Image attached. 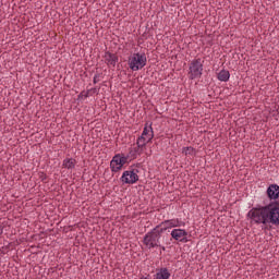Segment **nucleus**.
Wrapping results in <instances>:
<instances>
[{
    "label": "nucleus",
    "instance_id": "1",
    "mask_svg": "<svg viewBox=\"0 0 279 279\" xmlns=\"http://www.w3.org/2000/svg\"><path fill=\"white\" fill-rule=\"evenodd\" d=\"M247 217L255 221V223L279 226V201H274L263 207H253L248 211Z\"/></svg>",
    "mask_w": 279,
    "mask_h": 279
},
{
    "label": "nucleus",
    "instance_id": "2",
    "mask_svg": "<svg viewBox=\"0 0 279 279\" xmlns=\"http://www.w3.org/2000/svg\"><path fill=\"white\" fill-rule=\"evenodd\" d=\"M147 64V57L145 53H134L129 58V66L131 71H141Z\"/></svg>",
    "mask_w": 279,
    "mask_h": 279
},
{
    "label": "nucleus",
    "instance_id": "3",
    "mask_svg": "<svg viewBox=\"0 0 279 279\" xmlns=\"http://www.w3.org/2000/svg\"><path fill=\"white\" fill-rule=\"evenodd\" d=\"M202 71H204L202 59L193 60L190 63V80H197V77H202Z\"/></svg>",
    "mask_w": 279,
    "mask_h": 279
},
{
    "label": "nucleus",
    "instance_id": "4",
    "mask_svg": "<svg viewBox=\"0 0 279 279\" xmlns=\"http://www.w3.org/2000/svg\"><path fill=\"white\" fill-rule=\"evenodd\" d=\"M144 243H145V245H149V248H151V247H159V243H158V227H155L150 232H148L144 236Z\"/></svg>",
    "mask_w": 279,
    "mask_h": 279
},
{
    "label": "nucleus",
    "instance_id": "5",
    "mask_svg": "<svg viewBox=\"0 0 279 279\" xmlns=\"http://www.w3.org/2000/svg\"><path fill=\"white\" fill-rule=\"evenodd\" d=\"M138 170H128L124 171L122 177H121V182L124 184H136L138 182Z\"/></svg>",
    "mask_w": 279,
    "mask_h": 279
},
{
    "label": "nucleus",
    "instance_id": "6",
    "mask_svg": "<svg viewBox=\"0 0 279 279\" xmlns=\"http://www.w3.org/2000/svg\"><path fill=\"white\" fill-rule=\"evenodd\" d=\"M157 236L159 247H162V245H171V231H163L160 227H157Z\"/></svg>",
    "mask_w": 279,
    "mask_h": 279
},
{
    "label": "nucleus",
    "instance_id": "7",
    "mask_svg": "<svg viewBox=\"0 0 279 279\" xmlns=\"http://www.w3.org/2000/svg\"><path fill=\"white\" fill-rule=\"evenodd\" d=\"M266 195L268 199L278 201L279 199V185L276 183L270 184L266 190Z\"/></svg>",
    "mask_w": 279,
    "mask_h": 279
},
{
    "label": "nucleus",
    "instance_id": "8",
    "mask_svg": "<svg viewBox=\"0 0 279 279\" xmlns=\"http://www.w3.org/2000/svg\"><path fill=\"white\" fill-rule=\"evenodd\" d=\"M189 233L184 229H174L171 231L170 236L174 239V241H184Z\"/></svg>",
    "mask_w": 279,
    "mask_h": 279
},
{
    "label": "nucleus",
    "instance_id": "9",
    "mask_svg": "<svg viewBox=\"0 0 279 279\" xmlns=\"http://www.w3.org/2000/svg\"><path fill=\"white\" fill-rule=\"evenodd\" d=\"M121 155H116L113 156L111 162H110V168H111V171L116 172L117 171H121L122 169V166H121Z\"/></svg>",
    "mask_w": 279,
    "mask_h": 279
},
{
    "label": "nucleus",
    "instance_id": "10",
    "mask_svg": "<svg viewBox=\"0 0 279 279\" xmlns=\"http://www.w3.org/2000/svg\"><path fill=\"white\" fill-rule=\"evenodd\" d=\"M105 60L108 64H111V66H117V62H119V57L116 53L106 52Z\"/></svg>",
    "mask_w": 279,
    "mask_h": 279
},
{
    "label": "nucleus",
    "instance_id": "11",
    "mask_svg": "<svg viewBox=\"0 0 279 279\" xmlns=\"http://www.w3.org/2000/svg\"><path fill=\"white\" fill-rule=\"evenodd\" d=\"M153 138H154V134H153V133H151L150 135H148V140H147V137L141 135V136L137 138L136 145L145 149L147 143H150V141H151Z\"/></svg>",
    "mask_w": 279,
    "mask_h": 279
},
{
    "label": "nucleus",
    "instance_id": "12",
    "mask_svg": "<svg viewBox=\"0 0 279 279\" xmlns=\"http://www.w3.org/2000/svg\"><path fill=\"white\" fill-rule=\"evenodd\" d=\"M156 228H159V230H163L165 232H170V228H175V222H173V220H166L158 225Z\"/></svg>",
    "mask_w": 279,
    "mask_h": 279
},
{
    "label": "nucleus",
    "instance_id": "13",
    "mask_svg": "<svg viewBox=\"0 0 279 279\" xmlns=\"http://www.w3.org/2000/svg\"><path fill=\"white\" fill-rule=\"evenodd\" d=\"M143 149L144 148L142 146H138L137 144V146L131 148L129 153L130 158L134 160L137 156H141L143 154Z\"/></svg>",
    "mask_w": 279,
    "mask_h": 279
},
{
    "label": "nucleus",
    "instance_id": "14",
    "mask_svg": "<svg viewBox=\"0 0 279 279\" xmlns=\"http://www.w3.org/2000/svg\"><path fill=\"white\" fill-rule=\"evenodd\" d=\"M217 78L219 82H228V80H230V72L228 70H221L218 73Z\"/></svg>",
    "mask_w": 279,
    "mask_h": 279
},
{
    "label": "nucleus",
    "instance_id": "15",
    "mask_svg": "<svg viewBox=\"0 0 279 279\" xmlns=\"http://www.w3.org/2000/svg\"><path fill=\"white\" fill-rule=\"evenodd\" d=\"M170 277L171 274L167 268H161L160 271L156 274V279H169Z\"/></svg>",
    "mask_w": 279,
    "mask_h": 279
},
{
    "label": "nucleus",
    "instance_id": "16",
    "mask_svg": "<svg viewBox=\"0 0 279 279\" xmlns=\"http://www.w3.org/2000/svg\"><path fill=\"white\" fill-rule=\"evenodd\" d=\"M151 134H154V129H151V124L147 126V123H146L144 131L142 133V136H144L146 140H149V136H151Z\"/></svg>",
    "mask_w": 279,
    "mask_h": 279
},
{
    "label": "nucleus",
    "instance_id": "17",
    "mask_svg": "<svg viewBox=\"0 0 279 279\" xmlns=\"http://www.w3.org/2000/svg\"><path fill=\"white\" fill-rule=\"evenodd\" d=\"M63 167L65 169H75V159H73V158L65 159L63 161Z\"/></svg>",
    "mask_w": 279,
    "mask_h": 279
},
{
    "label": "nucleus",
    "instance_id": "18",
    "mask_svg": "<svg viewBox=\"0 0 279 279\" xmlns=\"http://www.w3.org/2000/svg\"><path fill=\"white\" fill-rule=\"evenodd\" d=\"M97 89L96 88H92L88 90H83L80 95H78V99H83V97L86 99V97H88V95H90V93H96Z\"/></svg>",
    "mask_w": 279,
    "mask_h": 279
},
{
    "label": "nucleus",
    "instance_id": "19",
    "mask_svg": "<svg viewBox=\"0 0 279 279\" xmlns=\"http://www.w3.org/2000/svg\"><path fill=\"white\" fill-rule=\"evenodd\" d=\"M193 151H195L193 147H184L182 153L185 154V156H189L193 154Z\"/></svg>",
    "mask_w": 279,
    "mask_h": 279
},
{
    "label": "nucleus",
    "instance_id": "20",
    "mask_svg": "<svg viewBox=\"0 0 279 279\" xmlns=\"http://www.w3.org/2000/svg\"><path fill=\"white\" fill-rule=\"evenodd\" d=\"M128 162V157H121L120 156V165L121 167H123V165H125Z\"/></svg>",
    "mask_w": 279,
    "mask_h": 279
},
{
    "label": "nucleus",
    "instance_id": "21",
    "mask_svg": "<svg viewBox=\"0 0 279 279\" xmlns=\"http://www.w3.org/2000/svg\"><path fill=\"white\" fill-rule=\"evenodd\" d=\"M128 162V157H121L120 156V165L121 167H123V165H125Z\"/></svg>",
    "mask_w": 279,
    "mask_h": 279
},
{
    "label": "nucleus",
    "instance_id": "22",
    "mask_svg": "<svg viewBox=\"0 0 279 279\" xmlns=\"http://www.w3.org/2000/svg\"><path fill=\"white\" fill-rule=\"evenodd\" d=\"M98 77H99V74H95V76H94V84H97V82H99V81H97Z\"/></svg>",
    "mask_w": 279,
    "mask_h": 279
},
{
    "label": "nucleus",
    "instance_id": "23",
    "mask_svg": "<svg viewBox=\"0 0 279 279\" xmlns=\"http://www.w3.org/2000/svg\"><path fill=\"white\" fill-rule=\"evenodd\" d=\"M3 234V226H0V236Z\"/></svg>",
    "mask_w": 279,
    "mask_h": 279
},
{
    "label": "nucleus",
    "instance_id": "24",
    "mask_svg": "<svg viewBox=\"0 0 279 279\" xmlns=\"http://www.w3.org/2000/svg\"><path fill=\"white\" fill-rule=\"evenodd\" d=\"M165 246H166V245H161V246H159V247H161V250L165 252V250H166Z\"/></svg>",
    "mask_w": 279,
    "mask_h": 279
}]
</instances>
